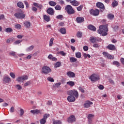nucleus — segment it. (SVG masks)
Listing matches in <instances>:
<instances>
[{
    "mask_svg": "<svg viewBox=\"0 0 124 124\" xmlns=\"http://www.w3.org/2000/svg\"><path fill=\"white\" fill-rule=\"evenodd\" d=\"M9 75H10V76L11 77V78L13 79H15V78H16V75L15 74V73H14L13 72L10 73Z\"/></svg>",
    "mask_w": 124,
    "mask_h": 124,
    "instance_id": "nucleus-35",
    "label": "nucleus"
},
{
    "mask_svg": "<svg viewBox=\"0 0 124 124\" xmlns=\"http://www.w3.org/2000/svg\"><path fill=\"white\" fill-rule=\"evenodd\" d=\"M76 57L78 59H80V58L82 57V54H81V52H77L76 53Z\"/></svg>",
    "mask_w": 124,
    "mask_h": 124,
    "instance_id": "nucleus-30",
    "label": "nucleus"
},
{
    "mask_svg": "<svg viewBox=\"0 0 124 124\" xmlns=\"http://www.w3.org/2000/svg\"><path fill=\"white\" fill-rule=\"evenodd\" d=\"M67 94L69 95L67 99L69 102H75L76 99L79 97V93L77 90L74 89L67 92Z\"/></svg>",
    "mask_w": 124,
    "mask_h": 124,
    "instance_id": "nucleus-1",
    "label": "nucleus"
},
{
    "mask_svg": "<svg viewBox=\"0 0 124 124\" xmlns=\"http://www.w3.org/2000/svg\"><path fill=\"white\" fill-rule=\"evenodd\" d=\"M53 124H62V122L61 120H55L53 121Z\"/></svg>",
    "mask_w": 124,
    "mask_h": 124,
    "instance_id": "nucleus-36",
    "label": "nucleus"
},
{
    "mask_svg": "<svg viewBox=\"0 0 124 124\" xmlns=\"http://www.w3.org/2000/svg\"><path fill=\"white\" fill-rule=\"evenodd\" d=\"M83 50L84 51H88L89 50V47H88V46H84Z\"/></svg>",
    "mask_w": 124,
    "mask_h": 124,
    "instance_id": "nucleus-56",
    "label": "nucleus"
},
{
    "mask_svg": "<svg viewBox=\"0 0 124 124\" xmlns=\"http://www.w3.org/2000/svg\"><path fill=\"white\" fill-rule=\"evenodd\" d=\"M33 48H34V46H31L26 48V52H31V51H32V50H33Z\"/></svg>",
    "mask_w": 124,
    "mask_h": 124,
    "instance_id": "nucleus-27",
    "label": "nucleus"
},
{
    "mask_svg": "<svg viewBox=\"0 0 124 124\" xmlns=\"http://www.w3.org/2000/svg\"><path fill=\"white\" fill-rule=\"evenodd\" d=\"M65 10L66 11V12L68 13V14H74L75 13V11H74V10L73 9V8H72V6L70 5H67L65 7Z\"/></svg>",
    "mask_w": 124,
    "mask_h": 124,
    "instance_id": "nucleus-3",
    "label": "nucleus"
},
{
    "mask_svg": "<svg viewBox=\"0 0 124 124\" xmlns=\"http://www.w3.org/2000/svg\"><path fill=\"white\" fill-rule=\"evenodd\" d=\"M62 85V83L61 82H58L55 84V86L56 88H59L61 85Z\"/></svg>",
    "mask_w": 124,
    "mask_h": 124,
    "instance_id": "nucleus-52",
    "label": "nucleus"
},
{
    "mask_svg": "<svg viewBox=\"0 0 124 124\" xmlns=\"http://www.w3.org/2000/svg\"><path fill=\"white\" fill-rule=\"evenodd\" d=\"M76 121V118H75V116L74 115H72L70 116L67 120L68 123H74V122H75Z\"/></svg>",
    "mask_w": 124,
    "mask_h": 124,
    "instance_id": "nucleus-11",
    "label": "nucleus"
},
{
    "mask_svg": "<svg viewBox=\"0 0 124 124\" xmlns=\"http://www.w3.org/2000/svg\"><path fill=\"white\" fill-rule=\"evenodd\" d=\"M48 4L50 5V6H55L56 5L57 3L54 1H50L48 2Z\"/></svg>",
    "mask_w": 124,
    "mask_h": 124,
    "instance_id": "nucleus-31",
    "label": "nucleus"
},
{
    "mask_svg": "<svg viewBox=\"0 0 124 124\" xmlns=\"http://www.w3.org/2000/svg\"><path fill=\"white\" fill-rule=\"evenodd\" d=\"M2 81L4 84H9L11 82V78L9 77V76L6 75L3 76Z\"/></svg>",
    "mask_w": 124,
    "mask_h": 124,
    "instance_id": "nucleus-6",
    "label": "nucleus"
},
{
    "mask_svg": "<svg viewBox=\"0 0 124 124\" xmlns=\"http://www.w3.org/2000/svg\"><path fill=\"white\" fill-rule=\"evenodd\" d=\"M93 102H91V101H86L84 103V106L85 108H89L91 106V105H93Z\"/></svg>",
    "mask_w": 124,
    "mask_h": 124,
    "instance_id": "nucleus-10",
    "label": "nucleus"
},
{
    "mask_svg": "<svg viewBox=\"0 0 124 124\" xmlns=\"http://www.w3.org/2000/svg\"><path fill=\"white\" fill-rule=\"evenodd\" d=\"M50 72H51V68H50V67L47 66H45L42 68V73H43L44 74H48V73H50Z\"/></svg>",
    "mask_w": 124,
    "mask_h": 124,
    "instance_id": "nucleus-7",
    "label": "nucleus"
},
{
    "mask_svg": "<svg viewBox=\"0 0 124 124\" xmlns=\"http://www.w3.org/2000/svg\"><path fill=\"white\" fill-rule=\"evenodd\" d=\"M96 6H97L98 8H100V9H105V7L104 6V4H103V3L100 2H98L96 4Z\"/></svg>",
    "mask_w": 124,
    "mask_h": 124,
    "instance_id": "nucleus-13",
    "label": "nucleus"
},
{
    "mask_svg": "<svg viewBox=\"0 0 124 124\" xmlns=\"http://www.w3.org/2000/svg\"><path fill=\"white\" fill-rule=\"evenodd\" d=\"M17 6L18 7H19V8H24L25 6L24 5V3L21 1H19L17 3Z\"/></svg>",
    "mask_w": 124,
    "mask_h": 124,
    "instance_id": "nucleus-21",
    "label": "nucleus"
},
{
    "mask_svg": "<svg viewBox=\"0 0 124 124\" xmlns=\"http://www.w3.org/2000/svg\"><path fill=\"white\" fill-rule=\"evenodd\" d=\"M90 13L91 15H93V16H97L99 14V10H98V9H92L90 10Z\"/></svg>",
    "mask_w": 124,
    "mask_h": 124,
    "instance_id": "nucleus-9",
    "label": "nucleus"
},
{
    "mask_svg": "<svg viewBox=\"0 0 124 124\" xmlns=\"http://www.w3.org/2000/svg\"><path fill=\"white\" fill-rule=\"evenodd\" d=\"M114 65H116L118 67L120 66V62L117 61H114L113 62Z\"/></svg>",
    "mask_w": 124,
    "mask_h": 124,
    "instance_id": "nucleus-46",
    "label": "nucleus"
},
{
    "mask_svg": "<svg viewBox=\"0 0 124 124\" xmlns=\"http://www.w3.org/2000/svg\"><path fill=\"white\" fill-rule=\"evenodd\" d=\"M77 8L78 11H81V10H82V8H83V6L80 5Z\"/></svg>",
    "mask_w": 124,
    "mask_h": 124,
    "instance_id": "nucleus-51",
    "label": "nucleus"
},
{
    "mask_svg": "<svg viewBox=\"0 0 124 124\" xmlns=\"http://www.w3.org/2000/svg\"><path fill=\"white\" fill-rule=\"evenodd\" d=\"M103 55L104 56L105 58H107L108 59H114V56L110 55L109 53L107 52H103Z\"/></svg>",
    "mask_w": 124,
    "mask_h": 124,
    "instance_id": "nucleus-12",
    "label": "nucleus"
},
{
    "mask_svg": "<svg viewBox=\"0 0 124 124\" xmlns=\"http://www.w3.org/2000/svg\"><path fill=\"white\" fill-rule=\"evenodd\" d=\"M24 115V109L20 108V116H23Z\"/></svg>",
    "mask_w": 124,
    "mask_h": 124,
    "instance_id": "nucleus-62",
    "label": "nucleus"
},
{
    "mask_svg": "<svg viewBox=\"0 0 124 124\" xmlns=\"http://www.w3.org/2000/svg\"><path fill=\"white\" fill-rule=\"evenodd\" d=\"M47 13L49 15H54V9L52 8H49L47 10Z\"/></svg>",
    "mask_w": 124,
    "mask_h": 124,
    "instance_id": "nucleus-18",
    "label": "nucleus"
},
{
    "mask_svg": "<svg viewBox=\"0 0 124 124\" xmlns=\"http://www.w3.org/2000/svg\"><path fill=\"white\" fill-rule=\"evenodd\" d=\"M93 114H89L88 116V123L89 124H92V120L93 119Z\"/></svg>",
    "mask_w": 124,
    "mask_h": 124,
    "instance_id": "nucleus-19",
    "label": "nucleus"
},
{
    "mask_svg": "<svg viewBox=\"0 0 124 124\" xmlns=\"http://www.w3.org/2000/svg\"><path fill=\"white\" fill-rule=\"evenodd\" d=\"M97 33L101 34L102 36H106L108 33V27L106 25H101L99 26V29L97 30Z\"/></svg>",
    "mask_w": 124,
    "mask_h": 124,
    "instance_id": "nucleus-2",
    "label": "nucleus"
},
{
    "mask_svg": "<svg viewBox=\"0 0 124 124\" xmlns=\"http://www.w3.org/2000/svg\"><path fill=\"white\" fill-rule=\"evenodd\" d=\"M61 63L60 62H57L55 65H54V68H58V67H60L61 66Z\"/></svg>",
    "mask_w": 124,
    "mask_h": 124,
    "instance_id": "nucleus-33",
    "label": "nucleus"
},
{
    "mask_svg": "<svg viewBox=\"0 0 124 124\" xmlns=\"http://www.w3.org/2000/svg\"><path fill=\"white\" fill-rule=\"evenodd\" d=\"M59 54H61L62 56H63L66 55V53H65L63 51H60L59 52Z\"/></svg>",
    "mask_w": 124,
    "mask_h": 124,
    "instance_id": "nucleus-53",
    "label": "nucleus"
},
{
    "mask_svg": "<svg viewBox=\"0 0 124 124\" xmlns=\"http://www.w3.org/2000/svg\"><path fill=\"white\" fill-rule=\"evenodd\" d=\"M120 61L124 65V58H121Z\"/></svg>",
    "mask_w": 124,
    "mask_h": 124,
    "instance_id": "nucleus-64",
    "label": "nucleus"
},
{
    "mask_svg": "<svg viewBox=\"0 0 124 124\" xmlns=\"http://www.w3.org/2000/svg\"><path fill=\"white\" fill-rule=\"evenodd\" d=\"M98 89H99V90H103V89H104V86L102 85H100L98 86Z\"/></svg>",
    "mask_w": 124,
    "mask_h": 124,
    "instance_id": "nucleus-59",
    "label": "nucleus"
},
{
    "mask_svg": "<svg viewBox=\"0 0 124 124\" xmlns=\"http://www.w3.org/2000/svg\"><path fill=\"white\" fill-rule=\"evenodd\" d=\"M31 113H32V114H33L34 115L35 114H39L40 113V110L39 109H33L31 110Z\"/></svg>",
    "mask_w": 124,
    "mask_h": 124,
    "instance_id": "nucleus-22",
    "label": "nucleus"
},
{
    "mask_svg": "<svg viewBox=\"0 0 124 124\" xmlns=\"http://www.w3.org/2000/svg\"><path fill=\"white\" fill-rule=\"evenodd\" d=\"M70 3H71V4L74 6H78V5H79V2L77 1L76 0L71 1Z\"/></svg>",
    "mask_w": 124,
    "mask_h": 124,
    "instance_id": "nucleus-16",
    "label": "nucleus"
},
{
    "mask_svg": "<svg viewBox=\"0 0 124 124\" xmlns=\"http://www.w3.org/2000/svg\"><path fill=\"white\" fill-rule=\"evenodd\" d=\"M47 58L49 60H51L52 62H57V58L54 57L52 54H49Z\"/></svg>",
    "mask_w": 124,
    "mask_h": 124,
    "instance_id": "nucleus-17",
    "label": "nucleus"
},
{
    "mask_svg": "<svg viewBox=\"0 0 124 124\" xmlns=\"http://www.w3.org/2000/svg\"><path fill=\"white\" fill-rule=\"evenodd\" d=\"M99 45L97 44H94L93 45V47H94V48H98L99 47Z\"/></svg>",
    "mask_w": 124,
    "mask_h": 124,
    "instance_id": "nucleus-57",
    "label": "nucleus"
},
{
    "mask_svg": "<svg viewBox=\"0 0 124 124\" xmlns=\"http://www.w3.org/2000/svg\"><path fill=\"white\" fill-rule=\"evenodd\" d=\"M77 36H78V37L81 38V37H82V32H78Z\"/></svg>",
    "mask_w": 124,
    "mask_h": 124,
    "instance_id": "nucleus-49",
    "label": "nucleus"
},
{
    "mask_svg": "<svg viewBox=\"0 0 124 124\" xmlns=\"http://www.w3.org/2000/svg\"><path fill=\"white\" fill-rule=\"evenodd\" d=\"M15 29H16V30H21V29H22V26L21 25L16 23L15 25Z\"/></svg>",
    "mask_w": 124,
    "mask_h": 124,
    "instance_id": "nucleus-29",
    "label": "nucleus"
},
{
    "mask_svg": "<svg viewBox=\"0 0 124 124\" xmlns=\"http://www.w3.org/2000/svg\"><path fill=\"white\" fill-rule=\"evenodd\" d=\"M44 19L45 21H46V22H49V21H50V16L45 15H44Z\"/></svg>",
    "mask_w": 124,
    "mask_h": 124,
    "instance_id": "nucleus-28",
    "label": "nucleus"
},
{
    "mask_svg": "<svg viewBox=\"0 0 124 124\" xmlns=\"http://www.w3.org/2000/svg\"><path fill=\"white\" fill-rule=\"evenodd\" d=\"M24 3L25 4L26 8H29V7H30V5L29 4V2L27 1V0H24Z\"/></svg>",
    "mask_w": 124,
    "mask_h": 124,
    "instance_id": "nucleus-45",
    "label": "nucleus"
},
{
    "mask_svg": "<svg viewBox=\"0 0 124 124\" xmlns=\"http://www.w3.org/2000/svg\"><path fill=\"white\" fill-rule=\"evenodd\" d=\"M84 58H91V55L90 54H87L86 53L83 54Z\"/></svg>",
    "mask_w": 124,
    "mask_h": 124,
    "instance_id": "nucleus-50",
    "label": "nucleus"
},
{
    "mask_svg": "<svg viewBox=\"0 0 124 124\" xmlns=\"http://www.w3.org/2000/svg\"><path fill=\"white\" fill-rule=\"evenodd\" d=\"M60 31L62 34H65L66 33V30L64 28H61Z\"/></svg>",
    "mask_w": 124,
    "mask_h": 124,
    "instance_id": "nucleus-23",
    "label": "nucleus"
},
{
    "mask_svg": "<svg viewBox=\"0 0 124 124\" xmlns=\"http://www.w3.org/2000/svg\"><path fill=\"white\" fill-rule=\"evenodd\" d=\"M16 88L17 89V90H22V86H21V85L17 84L16 85Z\"/></svg>",
    "mask_w": 124,
    "mask_h": 124,
    "instance_id": "nucleus-55",
    "label": "nucleus"
},
{
    "mask_svg": "<svg viewBox=\"0 0 124 124\" xmlns=\"http://www.w3.org/2000/svg\"><path fill=\"white\" fill-rule=\"evenodd\" d=\"M47 80L49 82H54L55 81V80L54 79V78H51L50 77H49L47 78Z\"/></svg>",
    "mask_w": 124,
    "mask_h": 124,
    "instance_id": "nucleus-48",
    "label": "nucleus"
},
{
    "mask_svg": "<svg viewBox=\"0 0 124 124\" xmlns=\"http://www.w3.org/2000/svg\"><path fill=\"white\" fill-rule=\"evenodd\" d=\"M40 124H46V120L43 118L40 120Z\"/></svg>",
    "mask_w": 124,
    "mask_h": 124,
    "instance_id": "nucleus-42",
    "label": "nucleus"
},
{
    "mask_svg": "<svg viewBox=\"0 0 124 124\" xmlns=\"http://www.w3.org/2000/svg\"><path fill=\"white\" fill-rule=\"evenodd\" d=\"M114 17H115V16L112 14H109L108 16V18L109 20H112Z\"/></svg>",
    "mask_w": 124,
    "mask_h": 124,
    "instance_id": "nucleus-38",
    "label": "nucleus"
},
{
    "mask_svg": "<svg viewBox=\"0 0 124 124\" xmlns=\"http://www.w3.org/2000/svg\"><path fill=\"white\" fill-rule=\"evenodd\" d=\"M57 19H61V20H62L63 19V16L62 15H60L56 16Z\"/></svg>",
    "mask_w": 124,
    "mask_h": 124,
    "instance_id": "nucleus-44",
    "label": "nucleus"
},
{
    "mask_svg": "<svg viewBox=\"0 0 124 124\" xmlns=\"http://www.w3.org/2000/svg\"><path fill=\"white\" fill-rule=\"evenodd\" d=\"M70 62H77V59L74 57L70 58Z\"/></svg>",
    "mask_w": 124,
    "mask_h": 124,
    "instance_id": "nucleus-34",
    "label": "nucleus"
},
{
    "mask_svg": "<svg viewBox=\"0 0 124 124\" xmlns=\"http://www.w3.org/2000/svg\"><path fill=\"white\" fill-rule=\"evenodd\" d=\"M78 90L81 93H85V90H84V89H83V88L81 87H78Z\"/></svg>",
    "mask_w": 124,
    "mask_h": 124,
    "instance_id": "nucleus-54",
    "label": "nucleus"
},
{
    "mask_svg": "<svg viewBox=\"0 0 124 124\" xmlns=\"http://www.w3.org/2000/svg\"><path fill=\"white\" fill-rule=\"evenodd\" d=\"M21 42H22V40H18L16 41V42H15L14 43V45H17V44H20V43H21Z\"/></svg>",
    "mask_w": 124,
    "mask_h": 124,
    "instance_id": "nucleus-47",
    "label": "nucleus"
},
{
    "mask_svg": "<svg viewBox=\"0 0 124 124\" xmlns=\"http://www.w3.org/2000/svg\"><path fill=\"white\" fill-rule=\"evenodd\" d=\"M5 31L8 33L11 32L12 31H13V30L11 28H7L5 29Z\"/></svg>",
    "mask_w": 124,
    "mask_h": 124,
    "instance_id": "nucleus-37",
    "label": "nucleus"
},
{
    "mask_svg": "<svg viewBox=\"0 0 124 124\" xmlns=\"http://www.w3.org/2000/svg\"><path fill=\"white\" fill-rule=\"evenodd\" d=\"M14 16L17 19H24V18L26 17V15L23 13V12L21 11L20 12L16 13L15 14Z\"/></svg>",
    "mask_w": 124,
    "mask_h": 124,
    "instance_id": "nucleus-5",
    "label": "nucleus"
},
{
    "mask_svg": "<svg viewBox=\"0 0 124 124\" xmlns=\"http://www.w3.org/2000/svg\"><path fill=\"white\" fill-rule=\"evenodd\" d=\"M30 84H31V81H27V82L24 83V86L25 87H27V86H29V85H30Z\"/></svg>",
    "mask_w": 124,
    "mask_h": 124,
    "instance_id": "nucleus-58",
    "label": "nucleus"
},
{
    "mask_svg": "<svg viewBox=\"0 0 124 124\" xmlns=\"http://www.w3.org/2000/svg\"><path fill=\"white\" fill-rule=\"evenodd\" d=\"M66 84L70 86V87H73L75 85V83L74 81H68L67 82Z\"/></svg>",
    "mask_w": 124,
    "mask_h": 124,
    "instance_id": "nucleus-32",
    "label": "nucleus"
},
{
    "mask_svg": "<svg viewBox=\"0 0 124 124\" xmlns=\"http://www.w3.org/2000/svg\"><path fill=\"white\" fill-rule=\"evenodd\" d=\"M108 48L109 50L114 51V50H115V46H114V45H108Z\"/></svg>",
    "mask_w": 124,
    "mask_h": 124,
    "instance_id": "nucleus-24",
    "label": "nucleus"
},
{
    "mask_svg": "<svg viewBox=\"0 0 124 124\" xmlns=\"http://www.w3.org/2000/svg\"><path fill=\"white\" fill-rule=\"evenodd\" d=\"M23 24L25 28H31V22L30 21H25Z\"/></svg>",
    "mask_w": 124,
    "mask_h": 124,
    "instance_id": "nucleus-20",
    "label": "nucleus"
},
{
    "mask_svg": "<svg viewBox=\"0 0 124 124\" xmlns=\"http://www.w3.org/2000/svg\"><path fill=\"white\" fill-rule=\"evenodd\" d=\"M109 83H110V84H112L113 85H114V84H115V82H114V80H113L111 79H109Z\"/></svg>",
    "mask_w": 124,
    "mask_h": 124,
    "instance_id": "nucleus-63",
    "label": "nucleus"
},
{
    "mask_svg": "<svg viewBox=\"0 0 124 124\" xmlns=\"http://www.w3.org/2000/svg\"><path fill=\"white\" fill-rule=\"evenodd\" d=\"M37 7L39 8V9H42V8H43V6L40 4H39Z\"/></svg>",
    "mask_w": 124,
    "mask_h": 124,
    "instance_id": "nucleus-60",
    "label": "nucleus"
},
{
    "mask_svg": "<svg viewBox=\"0 0 124 124\" xmlns=\"http://www.w3.org/2000/svg\"><path fill=\"white\" fill-rule=\"evenodd\" d=\"M50 117V114L46 113V114L44 115L43 118L44 120H47V118H49Z\"/></svg>",
    "mask_w": 124,
    "mask_h": 124,
    "instance_id": "nucleus-41",
    "label": "nucleus"
},
{
    "mask_svg": "<svg viewBox=\"0 0 124 124\" xmlns=\"http://www.w3.org/2000/svg\"><path fill=\"white\" fill-rule=\"evenodd\" d=\"M88 29L91 31H96V28H95V27L93 25H89L88 26Z\"/></svg>",
    "mask_w": 124,
    "mask_h": 124,
    "instance_id": "nucleus-26",
    "label": "nucleus"
},
{
    "mask_svg": "<svg viewBox=\"0 0 124 124\" xmlns=\"http://www.w3.org/2000/svg\"><path fill=\"white\" fill-rule=\"evenodd\" d=\"M31 55H28L25 59H24L25 60H31Z\"/></svg>",
    "mask_w": 124,
    "mask_h": 124,
    "instance_id": "nucleus-61",
    "label": "nucleus"
},
{
    "mask_svg": "<svg viewBox=\"0 0 124 124\" xmlns=\"http://www.w3.org/2000/svg\"><path fill=\"white\" fill-rule=\"evenodd\" d=\"M77 23H83L85 21V18L83 17H77L76 18Z\"/></svg>",
    "mask_w": 124,
    "mask_h": 124,
    "instance_id": "nucleus-15",
    "label": "nucleus"
},
{
    "mask_svg": "<svg viewBox=\"0 0 124 124\" xmlns=\"http://www.w3.org/2000/svg\"><path fill=\"white\" fill-rule=\"evenodd\" d=\"M55 10H62V7L59 5H57L55 7Z\"/></svg>",
    "mask_w": 124,
    "mask_h": 124,
    "instance_id": "nucleus-40",
    "label": "nucleus"
},
{
    "mask_svg": "<svg viewBox=\"0 0 124 124\" xmlns=\"http://www.w3.org/2000/svg\"><path fill=\"white\" fill-rule=\"evenodd\" d=\"M90 80L92 82H96L99 80V76L97 74H93L89 78Z\"/></svg>",
    "mask_w": 124,
    "mask_h": 124,
    "instance_id": "nucleus-4",
    "label": "nucleus"
},
{
    "mask_svg": "<svg viewBox=\"0 0 124 124\" xmlns=\"http://www.w3.org/2000/svg\"><path fill=\"white\" fill-rule=\"evenodd\" d=\"M28 78L29 77L27 76L18 77L16 78V81H17L18 83H22V82H24L25 80H28Z\"/></svg>",
    "mask_w": 124,
    "mask_h": 124,
    "instance_id": "nucleus-8",
    "label": "nucleus"
},
{
    "mask_svg": "<svg viewBox=\"0 0 124 124\" xmlns=\"http://www.w3.org/2000/svg\"><path fill=\"white\" fill-rule=\"evenodd\" d=\"M112 5L113 7H115V6H117V5H118V2L116 0H114L112 3Z\"/></svg>",
    "mask_w": 124,
    "mask_h": 124,
    "instance_id": "nucleus-43",
    "label": "nucleus"
},
{
    "mask_svg": "<svg viewBox=\"0 0 124 124\" xmlns=\"http://www.w3.org/2000/svg\"><path fill=\"white\" fill-rule=\"evenodd\" d=\"M53 41H54V38H51L49 41V47L52 46L53 44H54V42Z\"/></svg>",
    "mask_w": 124,
    "mask_h": 124,
    "instance_id": "nucleus-39",
    "label": "nucleus"
},
{
    "mask_svg": "<svg viewBox=\"0 0 124 124\" xmlns=\"http://www.w3.org/2000/svg\"><path fill=\"white\" fill-rule=\"evenodd\" d=\"M90 40L92 43H96V37H91Z\"/></svg>",
    "mask_w": 124,
    "mask_h": 124,
    "instance_id": "nucleus-25",
    "label": "nucleus"
},
{
    "mask_svg": "<svg viewBox=\"0 0 124 124\" xmlns=\"http://www.w3.org/2000/svg\"><path fill=\"white\" fill-rule=\"evenodd\" d=\"M67 75L69 77V78H74V77H75V73L71 71L67 72Z\"/></svg>",
    "mask_w": 124,
    "mask_h": 124,
    "instance_id": "nucleus-14",
    "label": "nucleus"
}]
</instances>
